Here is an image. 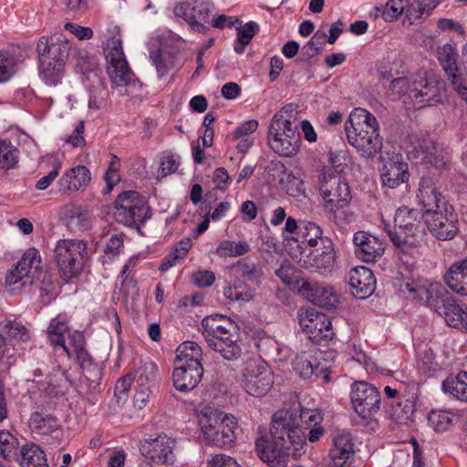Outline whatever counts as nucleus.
Instances as JSON below:
<instances>
[{
	"instance_id": "obj_1",
	"label": "nucleus",
	"mask_w": 467,
	"mask_h": 467,
	"mask_svg": "<svg viewBox=\"0 0 467 467\" xmlns=\"http://www.w3.org/2000/svg\"><path fill=\"white\" fill-rule=\"evenodd\" d=\"M271 441L260 437L255 448L260 458L273 467L285 465L288 456L298 457L306 445V434L298 425L296 410H280L272 417Z\"/></svg>"
},
{
	"instance_id": "obj_2",
	"label": "nucleus",
	"mask_w": 467,
	"mask_h": 467,
	"mask_svg": "<svg viewBox=\"0 0 467 467\" xmlns=\"http://www.w3.org/2000/svg\"><path fill=\"white\" fill-rule=\"evenodd\" d=\"M348 142L359 157L373 159L383 147L379 135V123L376 117L362 108L354 109L345 122Z\"/></svg>"
},
{
	"instance_id": "obj_3",
	"label": "nucleus",
	"mask_w": 467,
	"mask_h": 467,
	"mask_svg": "<svg viewBox=\"0 0 467 467\" xmlns=\"http://www.w3.org/2000/svg\"><path fill=\"white\" fill-rule=\"evenodd\" d=\"M71 46L63 35L41 36L36 43L39 77L49 86L59 84L65 75Z\"/></svg>"
},
{
	"instance_id": "obj_4",
	"label": "nucleus",
	"mask_w": 467,
	"mask_h": 467,
	"mask_svg": "<svg viewBox=\"0 0 467 467\" xmlns=\"http://www.w3.org/2000/svg\"><path fill=\"white\" fill-rule=\"evenodd\" d=\"M422 207L400 206L394 216L393 229H388V235L393 245L404 254L420 247L424 244L425 232L420 222L424 220Z\"/></svg>"
},
{
	"instance_id": "obj_5",
	"label": "nucleus",
	"mask_w": 467,
	"mask_h": 467,
	"mask_svg": "<svg viewBox=\"0 0 467 467\" xmlns=\"http://www.w3.org/2000/svg\"><path fill=\"white\" fill-rule=\"evenodd\" d=\"M202 334L208 346L219 352L224 359L235 360L241 357L235 326L223 316L206 317L202 321Z\"/></svg>"
},
{
	"instance_id": "obj_6",
	"label": "nucleus",
	"mask_w": 467,
	"mask_h": 467,
	"mask_svg": "<svg viewBox=\"0 0 467 467\" xmlns=\"http://www.w3.org/2000/svg\"><path fill=\"white\" fill-rule=\"evenodd\" d=\"M444 83L435 76H430L420 81H410L408 78H394L389 90L399 96L406 97L414 109H422L441 101Z\"/></svg>"
},
{
	"instance_id": "obj_7",
	"label": "nucleus",
	"mask_w": 467,
	"mask_h": 467,
	"mask_svg": "<svg viewBox=\"0 0 467 467\" xmlns=\"http://www.w3.org/2000/svg\"><path fill=\"white\" fill-rule=\"evenodd\" d=\"M87 244L82 240L60 239L54 248V260L64 280L80 274L85 262Z\"/></svg>"
},
{
	"instance_id": "obj_8",
	"label": "nucleus",
	"mask_w": 467,
	"mask_h": 467,
	"mask_svg": "<svg viewBox=\"0 0 467 467\" xmlns=\"http://www.w3.org/2000/svg\"><path fill=\"white\" fill-rule=\"evenodd\" d=\"M427 304L444 318L448 326L458 329L463 327L462 320L467 306L460 305L442 285H431Z\"/></svg>"
},
{
	"instance_id": "obj_9",
	"label": "nucleus",
	"mask_w": 467,
	"mask_h": 467,
	"mask_svg": "<svg viewBox=\"0 0 467 467\" xmlns=\"http://www.w3.org/2000/svg\"><path fill=\"white\" fill-rule=\"evenodd\" d=\"M234 270L240 281L233 285L225 286L223 291V296L227 299L238 303L249 302L254 297V292L243 283L257 285L263 276V270L259 265L244 259L238 261L234 266Z\"/></svg>"
},
{
	"instance_id": "obj_10",
	"label": "nucleus",
	"mask_w": 467,
	"mask_h": 467,
	"mask_svg": "<svg viewBox=\"0 0 467 467\" xmlns=\"http://www.w3.org/2000/svg\"><path fill=\"white\" fill-rule=\"evenodd\" d=\"M424 222L438 240H451L459 231L458 216L453 206H431L425 210Z\"/></svg>"
},
{
	"instance_id": "obj_11",
	"label": "nucleus",
	"mask_w": 467,
	"mask_h": 467,
	"mask_svg": "<svg viewBox=\"0 0 467 467\" xmlns=\"http://www.w3.org/2000/svg\"><path fill=\"white\" fill-rule=\"evenodd\" d=\"M242 378L244 390L254 397L265 396L274 384L270 368L260 359H248L244 363Z\"/></svg>"
},
{
	"instance_id": "obj_12",
	"label": "nucleus",
	"mask_w": 467,
	"mask_h": 467,
	"mask_svg": "<svg viewBox=\"0 0 467 467\" xmlns=\"http://www.w3.org/2000/svg\"><path fill=\"white\" fill-rule=\"evenodd\" d=\"M299 325L308 339L317 345H327L334 337L329 317L314 308L298 311Z\"/></svg>"
},
{
	"instance_id": "obj_13",
	"label": "nucleus",
	"mask_w": 467,
	"mask_h": 467,
	"mask_svg": "<svg viewBox=\"0 0 467 467\" xmlns=\"http://www.w3.org/2000/svg\"><path fill=\"white\" fill-rule=\"evenodd\" d=\"M319 190L327 204H348L351 200L348 183L333 167H323L319 175Z\"/></svg>"
},
{
	"instance_id": "obj_14",
	"label": "nucleus",
	"mask_w": 467,
	"mask_h": 467,
	"mask_svg": "<svg viewBox=\"0 0 467 467\" xmlns=\"http://www.w3.org/2000/svg\"><path fill=\"white\" fill-rule=\"evenodd\" d=\"M268 133V144L278 155L291 157L299 150L301 138L297 125L271 122Z\"/></svg>"
},
{
	"instance_id": "obj_15",
	"label": "nucleus",
	"mask_w": 467,
	"mask_h": 467,
	"mask_svg": "<svg viewBox=\"0 0 467 467\" xmlns=\"http://www.w3.org/2000/svg\"><path fill=\"white\" fill-rule=\"evenodd\" d=\"M350 400L354 410L363 419L377 414L381 401L379 390L366 381H356L351 385Z\"/></svg>"
},
{
	"instance_id": "obj_16",
	"label": "nucleus",
	"mask_w": 467,
	"mask_h": 467,
	"mask_svg": "<svg viewBox=\"0 0 467 467\" xmlns=\"http://www.w3.org/2000/svg\"><path fill=\"white\" fill-rule=\"evenodd\" d=\"M296 257L301 267L325 273L331 272L337 255L332 241L329 238H325L322 239L321 247L314 250L304 248Z\"/></svg>"
},
{
	"instance_id": "obj_17",
	"label": "nucleus",
	"mask_w": 467,
	"mask_h": 467,
	"mask_svg": "<svg viewBox=\"0 0 467 467\" xmlns=\"http://www.w3.org/2000/svg\"><path fill=\"white\" fill-rule=\"evenodd\" d=\"M106 53L107 72L113 85L127 86L133 78V73L125 58L120 39L112 38L108 43Z\"/></svg>"
},
{
	"instance_id": "obj_18",
	"label": "nucleus",
	"mask_w": 467,
	"mask_h": 467,
	"mask_svg": "<svg viewBox=\"0 0 467 467\" xmlns=\"http://www.w3.org/2000/svg\"><path fill=\"white\" fill-rule=\"evenodd\" d=\"M176 442L166 434H159L140 442L141 455L152 463L159 465L172 464L175 460L174 449Z\"/></svg>"
},
{
	"instance_id": "obj_19",
	"label": "nucleus",
	"mask_w": 467,
	"mask_h": 467,
	"mask_svg": "<svg viewBox=\"0 0 467 467\" xmlns=\"http://www.w3.org/2000/svg\"><path fill=\"white\" fill-rule=\"evenodd\" d=\"M213 5L203 0H195L193 3L186 2L177 5L174 7L176 16L182 17L198 33H205L206 23L209 22L213 11Z\"/></svg>"
},
{
	"instance_id": "obj_20",
	"label": "nucleus",
	"mask_w": 467,
	"mask_h": 467,
	"mask_svg": "<svg viewBox=\"0 0 467 467\" xmlns=\"http://www.w3.org/2000/svg\"><path fill=\"white\" fill-rule=\"evenodd\" d=\"M298 289L302 296L317 306L331 309L339 304L338 293L329 285L303 280Z\"/></svg>"
},
{
	"instance_id": "obj_21",
	"label": "nucleus",
	"mask_w": 467,
	"mask_h": 467,
	"mask_svg": "<svg viewBox=\"0 0 467 467\" xmlns=\"http://www.w3.org/2000/svg\"><path fill=\"white\" fill-rule=\"evenodd\" d=\"M411 141L415 157L419 158L421 162L429 163L438 170L447 169L449 157L448 154L438 147L431 140L413 138Z\"/></svg>"
},
{
	"instance_id": "obj_22",
	"label": "nucleus",
	"mask_w": 467,
	"mask_h": 467,
	"mask_svg": "<svg viewBox=\"0 0 467 467\" xmlns=\"http://www.w3.org/2000/svg\"><path fill=\"white\" fill-rule=\"evenodd\" d=\"M356 256L365 262L373 263L384 254L382 240L364 231L357 232L353 236Z\"/></svg>"
},
{
	"instance_id": "obj_23",
	"label": "nucleus",
	"mask_w": 467,
	"mask_h": 467,
	"mask_svg": "<svg viewBox=\"0 0 467 467\" xmlns=\"http://www.w3.org/2000/svg\"><path fill=\"white\" fill-rule=\"evenodd\" d=\"M41 256L35 247L28 248L16 266L9 271L5 277V283L9 285L23 282L25 285L33 272L40 267Z\"/></svg>"
},
{
	"instance_id": "obj_24",
	"label": "nucleus",
	"mask_w": 467,
	"mask_h": 467,
	"mask_svg": "<svg viewBox=\"0 0 467 467\" xmlns=\"http://www.w3.org/2000/svg\"><path fill=\"white\" fill-rule=\"evenodd\" d=\"M332 446L329 450L332 467H344L351 462L354 455V444L350 434L345 431L332 433Z\"/></svg>"
},
{
	"instance_id": "obj_25",
	"label": "nucleus",
	"mask_w": 467,
	"mask_h": 467,
	"mask_svg": "<svg viewBox=\"0 0 467 467\" xmlns=\"http://www.w3.org/2000/svg\"><path fill=\"white\" fill-rule=\"evenodd\" d=\"M293 368L302 378L310 379L314 376L317 379H322L325 382L330 380L328 368L321 364L319 358L312 355L310 352L298 354L293 362Z\"/></svg>"
},
{
	"instance_id": "obj_26",
	"label": "nucleus",
	"mask_w": 467,
	"mask_h": 467,
	"mask_svg": "<svg viewBox=\"0 0 467 467\" xmlns=\"http://www.w3.org/2000/svg\"><path fill=\"white\" fill-rule=\"evenodd\" d=\"M348 284L352 294L359 298H366L375 290L376 279L373 273L365 266H356L348 272Z\"/></svg>"
},
{
	"instance_id": "obj_27",
	"label": "nucleus",
	"mask_w": 467,
	"mask_h": 467,
	"mask_svg": "<svg viewBox=\"0 0 467 467\" xmlns=\"http://www.w3.org/2000/svg\"><path fill=\"white\" fill-rule=\"evenodd\" d=\"M202 376L203 368H198L196 364L192 367L177 364L172 373L173 385L179 391L187 392L197 387Z\"/></svg>"
},
{
	"instance_id": "obj_28",
	"label": "nucleus",
	"mask_w": 467,
	"mask_h": 467,
	"mask_svg": "<svg viewBox=\"0 0 467 467\" xmlns=\"http://www.w3.org/2000/svg\"><path fill=\"white\" fill-rule=\"evenodd\" d=\"M47 332L48 340L56 351L61 350L66 355H70L71 349L67 345L68 336L71 333L65 316L58 315L51 319Z\"/></svg>"
},
{
	"instance_id": "obj_29",
	"label": "nucleus",
	"mask_w": 467,
	"mask_h": 467,
	"mask_svg": "<svg viewBox=\"0 0 467 467\" xmlns=\"http://www.w3.org/2000/svg\"><path fill=\"white\" fill-rule=\"evenodd\" d=\"M382 185L394 189L409 180L408 164L401 161L389 160L380 169Z\"/></svg>"
},
{
	"instance_id": "obj_30",
	"label": "nucleus",
	"mask_w": 467,
	"mask_h": 467,
	"mask_svg": "<svg viewBox=\"0 0 467 467\" xmlns=\"http://www.w3.org/2000/svg\"><path fill=\"white\" fill-rule=\"evenodd\" d=\"M115 221L127 226L144 223L150 217V206H111Z\"/></svg>"
},
{
	"instance_id": "obj_31",
	"label": "nucleus",
	"mask_w": 467,
	"mask_h": 467,
	"mask_svg": "<svg viewBox=\"0 0 467 467\" xmlns=\"http://www.w3.org/2000/svg\"><path fill=\"white\" fill-rule=\"evenodd\" d=\"M446 285L459 295H467V257L454 262L444 275Z\"/></svg>"
},
{
	"instance_id": "obj_32",
	"label": "nucleus",
	"mask_w": 467,
	"mask_h": 467,
	"mask_svg": "<svg viewBox=\"0 0 467 467\" xmlns=\"http://www.w3.org/2000/svg\"><path fill=\"white\" fill-rule=\"evenodd\" d=\"M237 427V421L234 417H229L224 415V420L221 424V427L214 430V435L212 437L204 436V439L211 445L217 447H227L231 446L235 439V429Z\"/></svg>"
},
{
	"instance_id": "obj_33",
	"label": "nucleus",
	"mask_w": 467,
	"mask_h": 467,
	"mask_svg": "<svg viewBox=\"0 0 467 467\" xmlns=\"http://www.w3.org/2000/svg\"><path fill=\"white\" fill-rule=\"evenodd\" d=\"M28 425L36 435H49L59 429L57 419L47 411L34 410L29 418Z\"/></svg>"
},
{
	"instance_id": "obj_34",
	"label": "nucleus",
	"mask_w": 467,
	"mask_h": 467,
	"mask_svg": "<svg viewBox=\"0 0 467 467\" xmlns=\"http://www.w3.org/2000/svg\"><path fill=\"white\" fill-rule=\"evenodd\" d=\"M57 389L50 382H39L36 390H32L30 399L32 409L37 411H46L54 405V398L57 395Z\"/></svg>"
},
{
	"instance_id": "obj_35",
	"label": "nucleus",
	"mask_w": 467,
	"mask_h": 467,
	"mask_svg": "<svg viewBox=\"0 0 467 467\" xmlns=\"http://www.w3.org/2000/svg\"><path fill=\"white\" fill-rule=\"evenodd\" d=\"M140 369L141 372L138 376V382L140 383L141 387L136 391L133 399L134 407L138 410L143 409L150 399V389L144 386V383L153 379L158 370L157 366L150 361L145 362Z\"/></svg>"
},
{
	"instance_id": "obj_36",
	"label": "nucleus",
	"mask_w": 467,
	"mask_h": 467,
	"mask_svg": "<svg viewBox=\"0 0 467 467\" xmlns=\"http://www.w3.org/2000/svg\"><path fill=\"white\" fill-rule=\"evenodd\" d=\"M16 461L21 467H49L44 451L34 443L23 445Z\"/></svg>"
},
{
	"instance_id": "obj_37",
	"label": "nucleus",
	"mask_w": 467,
	"mask_h": 467,
	"mask_svg": "<svg viewBox=\"0 0 467 467\" xmlns=\"http://www.w3.org/2000/svg\"><path fill=\"white\" fill-rule=\"evenodd\" d=\"M224 415L223 412L211 406H205L200 410L198 420L203 437L206 435L210 437L214 435V430L221 427L223 420H224Z\"/></svg>"
},
{
	"instance_id": "obj_38",
	"label": "nucleus",
	"mask_w": 467,
	"mask_h": 467,
	"mask_svg": "<svg viewBox=\"0 0 467 467\" xmlns=\"http://www.w3.org/2000/svg\"><path fill=\"white\" fill-rule=\"evenodd\" d=\"M202 350L201 347L193 341H185L182 343L176 349V362L184 366L196 364L198 368L202 365Z\"/></svg>"
},
{
	"instance_id": "obj_39",
	"label": "nucleus",
	"mask_w": 467,
	"mask_h": 467,
	"mask_svg": "<svg viewBox=\"0 0 467 467\" xmlns=\"http://www.w3.org/2000/svg\"><path fill=\"white\" fill-rule=\"evenodd\" d=\"M88 109L98 110L107 105L109 99V90L104 82L96 74H93L91 83L88 88Z\"/></svg>"
},
{
	"instance_id": "obj_40",
	"label": "nucleus",
	"mask_w": 467,
	"mask_h": 467,
	"mask_svg": "<svg viewBox=\"0 0 467 467\" xmlns=\"http://www.w3.org/2000/svg\"><path fill=\"white\" fill-rule=\"evenodd\" d=\"M71 349L67 358H75L83 368L92 366V359L85 348V337L79 331H74L68 336V345Z\"/></svg>"
},
{
	"instance_id": "obj_41",
	"label": "nucleus",
	"mask_w": 467,
	"mask_h": 467,
	"mask_svg": "<svg viewBox=\"0 0 467 467\" xmlns=\"http://www.w3.org/2000/svg\"><path fill=\"white\" fill-rule=\"evenodd\" d=\"M442 389L458 400L467 401V371L449 376L442 382Z\"/></svg>"
},
{
	"instance_id": "obj_42",
	"label": "nucleus",
	"mask_w": 467,
	"mask_h": 467,
	"mask_svg": "<svg viewBox=\"0 0 467 467\" xmlns=\"http://www.w3.org/2000/svg\"><path fill=\"white\" fill-rule=\"evenodd\" d=\"M258 121L255 119L246 120L238 126L233 139L237 141L236 149L241 153H245L252 147L254 140L251 135L257 130Z\"/></svg>"
},
{
	"instance_id": "obj_43",
	"label": "nucleus",
	"mask_w": 467,
	"mask_h": 467,
	"mask_svg": "<svg viewBox=\"0 0 467 467\" xmlns=\"http://www.w3.org/2000/svg\"><path fill=\"white\" fill-rule=\"evenodd\" d=\"M322 229L315 223L302 221L299 223L298 236L293 237L296 242L307 243L310 248L316 247L318 243L322 244Z\"/></svg>"
},
{
	"instance_id": "obj_44",
	"label": "nucleus",
	"mask_w": 467,
	"mask_h": 467,
	"mask_svg": "<svg viewBox=\"0 0 467 467\" xmlns=\"http://www.w3.org/2000/svg\"><path fill=\"white\" fill-rule=\"evenodd\" d=\"M65 220L72 230H86L91 225V216L82 206H70L65 213Z\"/></svg>"
},
{
	"instance_id": "obj_45",
	"label": "nucleus",
	"mask_w": 467,
	"mask_h": 467,
	"mask_svg": "<svg viewBox=\"0 0 467 467\" xmlns=\"http://www.w3.org/2000/svg\"><path fill=\"white\" fill-rule=\"evenodd\" d=\"M5 334L10 340L26 341L29 339L28 329L16 318L5 317L0 321V334Z\"/></svg>"
},
{
	"instance_id": "obj_46",
	"label": "nucleus",
	"mask_w": 467,
	"mask_h": 467,
	"mask_svg": "<svg viewBox=\"0 0 467 467\" xmlns=\"http://www.w3.org/2000/svg\"><path fill=\"white\" fill-rule=\"evenodd\" d=\"M20 450L18 439L11 432L0 430V454L5 460H16Z\"/></svg>"
},
{
	"instance_id": "obj_47",
	"label": "nucleus",
	"mask_w": 467,
	"mask_h": 467,
	"mask_svg": "<svg viewBox=\"0 0 467 467\" xmlns=\"http://www.w3.org/2000/svg\"><path fill=\"white\" fill-rule=\"evenodd\" d=\"M418 198L420 204H439L444 199L430 178L421 179Z\"/></svg>"
},
{
	"instance_id": "obj_48",
	"label": "nucleus",
	"mask_w": 467,
	"mask_h": 467,
	"mask_svg": "<svg viewBox=\"0 0 467 467\" xmlns=\"http://www.w3.org/2000/svg\"><path fill=\"white\" fill-rule=\"evenodd\" d=\"M410 4V0H389L384 6L375 7V17L381 16L384 21L397 19Z\"/></svg>"
},
{
	"instance_id": "obj_49",
	"label": "nucleus",
	"mask_w": 467,
	"mask_h": 467,
	"mask_svg": "<svg viewBox=\"0 0 467 467\" xmlns=\"http://www.w3.org/2000/svg\"><path fill=\"white\" fill-rule=\"evenodd\" d=\"M457 58L456 48L451 44H445L438 48V59L447 76L459 71Z\"/></svg>"
},
{
	"instance_id": "obj_50",
	"label": "nucleus",
	"mask_w": 467,
	"mask_h": 467,
	"mask_svg": "<svg viewBox=\"0 0 467 467\" xmlns=\"http://www.w3.org/2000/svg\"><path fill=\"white\" fill-rule=\"evenodd\" d=\"M259 31V26L254 21H249L244 26L236 27L237 39L234 49L237 54H243L244 47L250 44L253 37Z\"/></svg>"
},
{
	"instance_id": "obj_51",
	"label": "nucleus",
	"mask_w": 467,
	"mask_h": 467,
	"mask_svg": "<svg viewBox=\"0 0 467 467\" xmlns=\"http://www.w3.org/2000/svg\"><path fill=\"white\" fill-rule=\"evenodd\" d=\"M251 250L246 241L234 242L230 240L222 241L216 248L215 253L221 257H237L246 254Z\"/></svg>"
},
{
	"instance_id": "obj_52",
	"label": "nucleus",
	"mask_w": 467,
	"mask_h": 467,
	"mask_svg": "<svg viewBox=\"0 0 467 467\" xmlns=\"http://www.w3.org/2000/svg\"><path fill=\"white\" fill-rule=\"evenodd\" d=\"M151 58L160 78H164L175 67L174 57L169 52L158 50L151 53Z\"/></svg>"
},
{
	"instance_id": "obj_53",
	"label": "nucleus",
	"mask_w": 467,
	"mask_h": 467,
	"mask_svg": "<svg viewBox=\"0 0 467 467\" xmlns=\"http://www.w3.org/2000/svg\"><path fill=\"white\" fill-rule=\"evenodd\" d=\"M17 160V149L10 141L0 140V169L14 168Z\"/></svg>"
},
{
	"instance_id": "obj_54",
	"label": "nucleus",
	"mask_w": 467,
	"mask_h": 467,
	"mask_svg": "<svg viewBox=\"0 0 467 467\" xmlns=\"http://www.w3.org/2000/svg\"><path fill=\"white\" fill-rule=\"evenodd\" d=\"M327 36L326 32L317 30L301 49L304 58L309 59L316 57L321 51Z\"/></svg>"
},
{
	"instance_id": "obj_55",
	"label": "nucleus",
	"mask_w": 467,
	"mask_h": 467,
	"mask_svg": "<svg viewBox=\"0 0 467 467\" xmlns=\"http://www.w3.org/2000/svg\"><path fill=\"white\" fill-rule=\"evenodd\" d=\"M327 213L329 219L339 227H344L355 220V214L348 206H330Z\"/></svg>"
},
{
	"instance_id": "obj_56",
	"label": "nucleus",
	"mask_w": 467,
	"mask_h": 467,
	"mask_svg": "<svg viewBox=\"0 0 467 467\" xmlns=\"http://www.w3.org/2000/svg\"><path fill=\"white\" fill-rule=\"evenodd\" d=\"M16 71V57L7 50L0 51V83L7 81Z\"/></svg>"
},
{
	"instance_id": "obj_57",
	"label": "nucleus",
	"mask_w": 467,
	"mask_h": 467,
	"mask_svg": "<svg viewBox=\"0 0 467 467\" xmlns=\"http://www.w3.org/2000/svg\"><path fill=\"white\" fill-rule=\"evenodd\" d=\"M412 414L413 406L408 400L404 402L398 401L395 406H391L390 417L399 424H406Z\"/></svg>"
},
{
	"instance_id": "obj_58",
	"label": "nucleus",
	"mask_w": 467,
	"mask_h": 467,
	"mask_svg": "<svg viewBox=\"0 0 467 467\" xmlns=\"http://www.w3.org/2000/svg\"><path fill=\"white\" fill-rule=\"evenodd\" d=\"M428 421L436 431H443L451 423L452 415L445 410H433L429 414Z\"/></svg>"
},
{
	"instance_id": "obj_59",
	"label": "nucleus",
	"mask_w": 467,
	"mask_h": 467,
	"mask_svg": "<svg viewBox=\"0 0 467 467\" xmlns=\"http://www.w3.org/2000/svg\"><path fill=\"white\" fill-rule=\"evenodd\" d=\"M291 410H296V417L298 425L301 426V423L304 422L307 426H317L319 425L323 420L322 413L317 410H309V409H300V408H293Z\"/></svg>"
},
{
	"instance_id": "obj_60",
	"label": "nucleus",
	"mask_w": 467,
	"mask_h": 467,
	"mask_svg": "<svg viewBox=\"0 0 467 467\" xmlns=\"http://www.w3.org/2000/svg\"><path fill=\"white\" fill-rule=\"evenodd\" d=\"M285 166L280 161L273 160L265 167V173L268 182H274L278 181L281 183L285 182Z\"/></svg>"
},
{
	"instance_id": "obj_61",
	"label": "nucleus",
	"mask_w": 467,
	"mask_h": 467,
	"mask_svg": "<svg viewBox=\"0 0 467 467\" xmlns=\"http://www.w3.org/2000/svg\"><path fill=\"white\" fill-rule=\"evenodd\" d=\"M430 290L431 286L429 288H425L410 278L404 279L400 284V292L407 295L411 299L421 298L424 295H427L428 297Z\"/></svg>"
},
{
	"instance_id": "obj_62",
	"label": "nucleus",
	"mask_w": 467,
	"mask_h": 467,
	"mask_svg": "<svg viewBox=\"0 0 467 467\" xmlns=\"http://www.w3.org/2000/svg\"><path fill=\"white\" fill-rule=\"evenodd\" d=\"M296 111V106L293 103L286 104L272 118L271 122L277 124L296 125V117L294 113Z\"/></svg>"
},
{
	"instance_id": "obj_63",
	"label": "nucleus",
	"mask_w": 467,
	"mask_h": 467,
	"mask_svg": "<svg viewBox=\"0 0 467 467\" xmlns=\"http://www.w3.org/2000/svg\"><path fill=\"white\" fill-rule=\"evenodd\" d=\"M67 171L73 181V183H76L77 191L81 187L88 185L91 180L90 171L86 166L78 165L69 169Z\"/></svg>"
},
{
	"instance_id": "obj_64",
	"label": "nucleus",
	"mask_w": 467,
	"mask_h": 467,
	"mask_svg": "<svg viewBox=\"0 0 467 467\" xmlns=\"http://www.w3.org/2000/svg\"><path fill=\"white\" fill-rule=\"evenodd\" d=\"M286 192L294 197L305 196L304 182L298 177L289 173L285 180Z\"/></svg>"
}]
</instances>
